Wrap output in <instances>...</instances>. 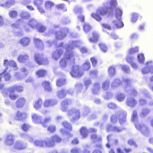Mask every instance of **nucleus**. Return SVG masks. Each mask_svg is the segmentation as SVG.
<instances>
[{
    "label": "nucleus",
    "mask_w": 153,
    "mask_h": 153,
    "mask_svg": "<svg viewBox=\"0 0 153 153\" xmlns=\"http://www.w3.org/2000/svg\"><path fill=\"white\" fill-rule=\"evenodd\" d=\"M76 43V42H73L74 45ZM74 45L71 47L68 45L65 48L66 51L64 53L63 57L59 61V64L60 67L64 68L66 67L67 63L69 62L70 65L74 64L75 62V58L74 52L71 50L74 48Z\"/></svg>",
    "instance_id": "1"
},
{
    "label": "nucleus",
    "mask_w": 153,
    "mask_h": 153,
    "mask_svg": "<svg viewBox=\"0 0 153 153\" xmlns=\"http://www.w3.org/2000/svg\"><path fill=\"white\" fill-rule=\"evenodd\" d=\"M131 120L134 122V126L136 128L140 131L141 133L146 136L148 135L150 132L149 128L146 126L141 124L138 122L137 112L136 111H134Z\"/></svg>",
    "instance_id": "2"
},
{
    "label": "nucleus",
    "mask_w": 153,
    "mask_h": 153,
    "mask_svg": "<svg viewBox=\"0 0 153 153\" xmlns=\"http://www.w3.org/2000/svg\"><path fill=\"white\" fill-rule=\"evenodd\" d=\"M127 114L126 111L119 108V110L117 111L116 114L112 115L111 118V121L113 123H116L118 118L120 123L123 124L126 122Z\"/></svg>",
    "instance_id": "3"
},
{
    "label": "nucleus",
    "mask_w": 153,
    "mask_h": 153,
    "mask_svg": "<svg viewBox=\"0 0 153 153\" xmlns=\"http://www.w3.org/2000/svg\"><path fill=\"white\" fill-rule=\"evenodd\" d=\"M34 59L36 63L39 65H45L48 63V59L45 57L43 54L36 53L34 55Z\"/></svg>",
    "instance_id": "4"
},
{
    "label": "nucleus",
    "mask_w": 153,
    "mask_h": 153,
    "mask_svg": "<svg viewBox=\"0 0 153 153\" xmlns=\"http://www.w3.org/2000/svg\"><path fill=\"white\" fill-rule=\"evenodd\" d=\"M108 12V10L104 8L101 7L98 8L96 11V13H93L91 15V16L96 20L100 22L102 20V18L99 15L101 16H104L106 15Z\"/></svg>",
    "instance_id": "5"
},
{
    "label": "nucleus",
    "mask_w": 153,
    "mask_h": 153,
    "mask_svg": "<svg viewBox=\"0 0 153 153\" xmlns=\"http://www.w3.org/2000/svg\"><path fill=\"white\" fill-rule=\"evenodd\" d=\"M68 116L71 121L78 120L80 117V112L78 109L73 108L69 110L68 112Z\"/></svg>",
    "instance_id": "6"
},
{
    "label": "nucleus",
    "mask_w": 153,
    "mask_h": 153,
    "mask_svg": "<svg viewBox=\"0 0 153 153\" xmlns=\"http://www.w3.org/2000/svg\"><path fill=\"white\" fill-rule=\"evenodd\" d=\"M70 74L72 77L76 78L81 76L84 73L81 71L79 65H74L71 68Z\"/></svg>",
    "instance_id": "7"
},
{
    "label": "nucleus",
    "mask_w": 153,
    "mask_h": 153,
    "mask_svg": "<svg viewBox=\"0 0 153 153\" xmlns=\"http://www.w3.org/2000/svg\"><path fill=\"white\" fill-rule=\"evenodd\" d=\"M27 146L25 143H23L20 141L17 140L13 145L12 149L13 151L16 150H22L24 149Z\"/></svg>",
    "instance_id": "8"
},
{
    "label": "nucleus",
    "mask_w": 153,
    "mask_h": 153,
    "mask_svg": "<svg viewBox=\"0 0 153 153\" xmlns=\"http://www.w3.org/2000/svg\"><path fill=\"white\" fill-rule=\"evenodd\" d=\"M15 136L13 134H9L6 135L5 144L7 146H11L14 143Z\"/></svg>",
    "instance_id": "9"
},
{
    "label": "nucleus",
    "mask_w": 153,
    "mask_h": 153,
    "mask_svg": "<svg viewBox=\"0 0 153 153\" xmlns=\"http://www.w3.org/2000/svg\"><path fill=\"white\" fill-rule=\"evenodd\" d=\"M72 103L71 100L66 99L62 101L61 103V109L63 112H66L67 111L68 106Z\"/></svg>",
    "instance_id": "10"
},
{
    "label": "nucleus",
    "mask_w": 153,
    "mask_h": 153,
    "mask_svg": "<svg viewBox=\"0 0 153 153\" xmlns=\"http://www.w3.org/2000/svg\"><path fill=\"white\" fill-rule=\"evenodd\" d=\"M63 52L64 51L62 49L56 50L52 53V58L55 60H57L61 57Z\"/></svg>",
    "instance_id": "11"
},
{
    "label": "nucleus",
    "mask_w": 153,
    "mask_h": 153,
    "mask_svg": "<svg viewBox=\"0 0 153 153\" xmlns=\"http://www.w3.org/2000/svg\"><path fill=\"white\" fill-rule=\"evenodd\" d=\"M126 103L127 105L131 108L134 107L137 104V100L132 97L128 96L127 99Z\"/></svg>",
    "instance_id": "12"
},
{
    "label": "nucleus",
    "mask_w": 153,
    "mask_h": 153,
    "mask_svg": "<svg viewBox=\"0 0 153 153\" xmlns=\"http://www.w3.org/2000/svg\"><path fill=\"white\" fill-rule=\"evenodd\" d=\"M33 42L35 47L38 49L41 50L44 48V45L42 40L39 39L35 38L33 39Z\"/></svg>",
    "instance_id": "13"
},
{
    "label": "nucleus",
    "mask_w": 153,
    "mask_h": 153,
    "mask_svg": "<svg viewBox=\"0 0 153 153\" xmlns=\"http://www.w3.org/2000/svg\"><path fill=\"white\" fill-rule=\"evenodd\" d=\"M27 116V114L25 112L18 111L15 115V118L16 120L22 121L25 119Z\"/></svg>",
    "instance_id": "14"
},
{
    "label": "nucleus",
    "mask_w": 153,
    "mask_h": 153,
    "mask_svg": "<svg viewBox=\"0 0 153 153\" xmlns=\"http://www.w3.org/2000/svg\"><path fill=\"white\" fill-rule=\"evenodd\" d=\"M74 12L76 14H79L77 17L78 20L82 22H84L85 20V16L82 14V11L81 9L76 8L74 10Z\"/></svg>",
    "instance_id": "15"
},
{
    "label": "nucleus",
    "mask_w": 153,
    "mask_h": 153,
    "mask_svg": "<svg viewBox=\"0 0 153 153\" xmlns=\"http://www.w3.org/2000/svg\"><path fill=\"white\" fill-rule=\"evenodd\" d=\"M99 35L96 31H93L92 33V37H90L88 40L91 43H96L99 40Z\"/></svg>",
    "instance_id": "16"
},
{
    "label": "nucleus",
    "mask_w": 153,
    "mask_h": 153,
    "mask_svg": "<svg viewBox=\"0 0 153 153\" xmlns=\"http://www.w3.org/2000/svg\"><path fill=\"white\" fill-rule=\"evenodd\" d=\"M123 129V128L119 127L112 126L110 124L106 126V130L107 131H112L114 132H120L122 131Z\"/></svg>",
    "instance_id": "17"
},
{
    "label": "nucleus",
    "mask_w": 153,
    "mask_h": 153,
    "mask_svg": "<svg viewBox=\"0 0 153 153\" xmlns=\"http://www.w3.org/2000/svg\"><path fill=\"white\" fill-rule=\"evenodd\" d=\"M19 42L23 47H26L29 45L30 39L28 37H24L20 40Z\"/></svg>",
    "instance_id": "18"
},
{
    "label": "nucleus",
    "mask_w": 153,
    "mask_h": 153,
    "mask_svg": "<svg viewBox=\"0 0 153 153\" xmlns=\"http://www.w3.org/2000/svg\"><path fill=\"white\" fill-rule=\"evenodd\" d=\"M32 120L35 123H40L41 124L42 120V117L34 113L32 115Z\"/></svg>",
    "instance_id": "19"
},
{
    "label": "nucleus",
    "mask_w": 153,
    "mask_h": 153,
    "mask_svg": "<svg viewBox=\"0 0 153 153\" xmlns=\"http://www.w3.org/2000/svg\"><path fill=\"white\" fill-rule=\"evenodd\" d=\"M47 74V71L45 70L40 69L37 71L36 74L39 78L43 77L46 76Z\"/></svg>",
    "instance_id": "20"
},
{
    "label": "nucleus",
    "mask_w": 153,
    "mask_h": 153,
    "mask_svg": "<svg viewBox=\"0 0 153 153\" xmlns=\"http://www.w3.org/2000/svg\"><path fill=\"white\" fill-rule=\"evenodd\" d=\"M44 142L45 147H52L55 145L52 139H51V137L50 138L44 140Z\"/></svg>",
    "instance_id": "21"
},
{
    "label": "nucleus",
    "mask_w": 153,
    "mask_h": 153,
    "mask_svg": "<svg viewBox=\"0 0 153 153\" xmlns=\"http://www.w3.org/2000/svg\"><path fill=\"white\" fill-rule=\"evenodd\" d=\"M29 59V56L26 54L19 55L18 57L17 60L20 63H23L25 62L26 60Z\"/></svg>",
    "instance_id": "22"
},
{
    "label": "nucleus",
    "mask_w": 153,
    "mask_h": 153,
    "mask_svg": "<svg viewBox=\"0 0 153 153\" xmlns=\"http://www.w3.org/2000/svg\"><path fill=\"white\" fill-rule=\"evenodd\" d=\"M42 85L45 90L47 91L48 92H50L52 91V89L51 86V83L49 81H43L42 83Z\"/></svg>",
    "instance_id": "23"
},
{
    "label": "nucleus",
    "mask_w": 153,
    "mask_h": 153,
    "mask_svg": "<svg viewBox=\"0 0 153 153\" xmlns=\"http://www.w3.org/2000/svg\"><path fill=\"white\" fill-rule=\"evenodd\" d=\"M115 16L116 19H121L123 14V11L121 10L118 7L116 8L114 10Z\"/></svg>",
    "instance_id": "24"
},
{
    "label": "nucleus",
    "mask_w": 153,
    "mask_h": 153,
    "mask_svg": "<svg viewBox=\"0 0 153 153\" xmlns=\"http://www.w3.org/2000/svg\"><path fill=\"white\" fill-rule=\"evenodd\" d=\"M38 23L36 20L32 19L29 20L28 22V25L30 27L33 28L37 27Z\"/></svg>",
    "instance_id": "25"
},
{
    "label": "nucleus",
    "mask_w": 153,
    "mask_h": 153,
    "mask_svg": "<svg viewBox=\"0 0 153 153\" xmlns=\"http://www.w3.org/2000/svg\"><path fill=\"white\" fill-rule=\"evenodd\" d=\"M44 140H35L33 142V145L39 147H45Z\"/></svg>",
    "instance_id": "26"
},
{
    "label": "nucleus",
    "mask_w": 153,
    "mask_h": 153,
    "mask_svg": "<svg viewBox=\"0 0 153 153\" xmlns=\"http://www.w3.org/2000/svg\"><path fill=\"white\" fill-rule=\"evenodd\" d=\"M66 83V79L61 78L58 79L56 81V85L58 87H61L65 84Z\"/></svg>",
    "instance_id": "27"
},
{
    "label": "nucleus",
    "mask_w": 153,
    "mask_h": 153,
    "mask_svg": "<svg viewBox=\"0 0 153 153\" xmlns=\"http://www.w3.org/2000/svg\"><path fill=\"white\" fill-rule=\"evenodd\" d=\"M42 104V100L40 99H39L36 100L33 104L34 108L36 110H38L41 108Z\"/></svg>",
    "instance_id": "28"
},
{
    "label": "nucleus",
    "mask_w": 153,
    "mask_h": 153,
    "mask_svg": "<svg viewBox=\"0 0 153 153\" xmlns=\"http://www.w3.org/2000/svg\"><path fill=\"white\" fill-rule=\"evenodd\" d=\"M25 99L22 97L19 99L16 103V105L17 107L20 108L22 107L25 103Z\"/></svg>",
    "instance_id": "29"
},
{
    "label": "nucleus",
    "mask_w": 153,
    "mask_h": 153,
    "mask_svg": "<svg viewBox=\"0 0 153 153\" xmlns=\"http://www.w3.org/2000/svg\"><path fill=\"white\" fill-rule=\"evenodd\" d=\"M91 138L93 142H96L102 140V139L100 136H97L95 133L92 134L90 135Z\"/></svg>",
    "instance_id": "30"
},
{
    "label": "nucleus",
    "mask_w": 153,
    "mask_h": 153,
    "mask_svg": "<svg viewBox=\"0 0 153 153\" xmlns=\"http://www.w3.org/2000/svg\"><path fill=\"white\" fill-rule=\"evenodd\" d=\"M113 23L114 24L116 27L117 28H120L123 27V26L124 24L121 19H116L115 20H114Z\"/></svg>",
    "instance_id": "31"
},
{
    "label": "nucleus",
    "mask_w": 153,
    "mask_h": 153,
    "mask_svg": "<svg viewBox=\"0 0 153 153\" xmlns=\"http://www.w3.org/2000/svg\"><path fill=\"white\" fill-rule=\"evenodd\" d=\"M91 67V65L90 62L86 61L82 65V68L83 71L88 70Z\"/></svg>",
    "instance_id": "32"
},
{
    "label": "nucleus",
    "mask_w": 153,
    "mask_h": 153,
    "mask_svg": "<svg viewBox=\"0 0 153 153\" xmlns=\"http://www.w3.org/2000/svg\"><path fill=\"white\" fill-rule=\"evenodd\" d=\"M80 133L83 138H85L88 134V131L84 127H82L80 129Z\"/></svg>",
    "instance_id": "33"
},
{
    "label": "nucleus",
    "mask_w": 153,
    "mask_h": 153,
    "mask_svg": "<svg viewBox=\"0 0 153 153\" xmlns=\"http://www.w3.org/2000/svg\"><path fill=\"white\" fill-rule=\"evenodd\" d=\"M51 118L50 117H46L45 119L42 120L41 124L44 127H46L48 126V123L51 120Z\"/></svg>",
    "instance_id": "34"
},
{
    "label": "nucleus",
    "mask_w": 153,
    "mask_h": 153,
    "mask_svg": "<svg viewBox=\"0 0 153 153\" xmlns=\"http://www.w3.org/2000/svg\"><path fill=\"white\" fill-rule=\"evenodd\" d=\"M110 9L111 11H113L114 9H115L118 5L117 2L116 0H111L110 2Z\"/></svg>",
    "instance_id": "35"
},
{
    "label": "nucleus",
    "mask_w": 153,
    "mask_h": 153,
    "mask_svg": "<svg viewBox=\"0 0 153 153\" xmlns=\"http://www.w3.org/2000/svg\"><path fill=\"white\" fill-rule=\"evenodd\" d=\"M54 5V4L53 2L50 1H47L45 3V7L47 9H51Z\"/></svg>",
    "instance_id": "36"
},
{
    "label": "nucleus",
    "mask_w": 153,
    "mask_h": 153,
    "mask_svg": "<svg viewBox=\"0 0 153 153\" xmlns=\"http://www.w3.org/2000/svg\"><path fill=\"white\" fill-rule=\"evenodd\" d=\"M9 15L11 19H15L18 16L17 12L15 10H11L9 12Z\"/></svg>",
    "instance_id": "37"
},
{
    "label": "nucleus",
    "mask_w": 153,
    "mask_h": 153,
    "mask_svg": "<svg viewBox=\"0 0 153 153\" xmlns=\"http://www.w3.org/2000/svg\"><path fill=\"white\" fill-rule=\"evenodd\" d=\"M108 71L109 75L113 76L115 74L116 69L114 66H111L108 68Z\"/></svg>",
    "instance_id": "38"
},
{
    "label": "nucleus",
    "mask_w": 153,
    "mask_h": 153,
    "mask_svg": "<svg viewBox=\"0 0 153 153\" xmlns=\"http://www.w3.org/2000/svg\"><path fill=\"white\" fill-rule=\"evenodd\" d=\"M98 46L101 51L104 52H106L108 50V48L106 45L103 43H100Z\"/></svg>",
    "instance_id": "39"
},
{
    "label": "nucleus",
    "mask_w": 153,
    "mask_h": 153,
    "mask_svg": "<svg viewBox=\"0 0 153 153\" xmlns=\"http://www.w3.org/2000/svg\"><path fill=\"white\" fill-rule=\"evenodd\" d=\"M139 51V48L137 46L134 48H130L128 51V54L131 55L135 53L138 52Z\"/></svg>",
    "instance_id": "40"
},
{
    "label": "nucleus",
    "mask_w": 153,
    "mask_h": 153,
    "mask_svg": "<svg viewBox=\"0 0 153 153\" xmlns=\"http://www.w3.org/2000/svg\"><path fill=\"white\" fill-rule=\"evenodd\" d=\"M20 136L21 137L28 139L30 143L33 142V139L32 137L30 135H26L24 134H20Z\"/></svg>",
    "instance_id": "41"
},
{
    "label": "nucleus",
    "mask_w": 153,
    "mask_h": 153,
    "mask_svg": "<svg viewBox=\"0 0 153 153\" xmlns=\"http://www.w3.org/2000/svg\"><path fill=\"white\" fill-rule=\"evenodd\" d=\"M36 28L37 30L40 33L44 32L46 30V27L45 26L40 25L39 23H38L37 27Z\"/></svg>",
    "instance_id": "42"
},
{
    "label": "nucleus",
    "mask_w": 153,
    "mask_h": 153,
    "mask_svg": "<svg viewBox=\"0 0 153 153\" xmlns=\"http://www.w3.org/2000/svg\"><path fill=\"white\" fill-rule=\"evenodd\" d=\"M91 27L88 24L85 23L83 27V30L86 33H88L91 30Z\"/></svg>",
    "instance_id": "43"
},
{
    "label": "nucleus",
    "mask_w": 153,
    "mask_h": 153,
    "mask_svg": "<svg viewBox=\"0 0 153 153\" xmlns=\"http://www.w3.org/2000/svg\"><path fill=\"white\" fill-rule=\"evenodd\" d=\"M16 89L15 85L11 86L7 89V93H9L10 96H15L13 94L16 91Z\"/></svg>",
    "instance_id": "44"
},
{
    "label": "nucleus",
    "mask_w": 153,
    "mask_h": 153,
    "mask_svg": "<svg viewBox=\"0 0 153 153\" xmlns=\"http://www.w3.org/2000/svg\"><path fill=\"white\" fill-rule=\"evenodd\" d=\"M51 139H52V140H53L54 143L55 142L59 143L62 140V139L57 135L51 136Z\"/></svg>",
    "instance_id": "45"
},
{
    "label": "nucleus",
    "mask_w": 153,
    "mask_h": 153,
    "mask_svg": "<svg viewBox=\"0 0 153 153\" xmlns=\"http://www.w3.org/2000/svg\"><path fill=\"white\" fill-rule=\"evenodd\" d=\"M20 17L22 19H29L30 16V14L26 12H22L21 13Z\"/></svg>",
    "instance_id": "46"
},
{
    "label": "nucleus",
    "mask_w": 153,
    "mask_h": 153,
    "mask_svg": "<svg viewBox=\"0 0 153 153\" xmlns=\"http://www.w3.org/2000/svg\"><path fill=\"white\" fill-rule=\"evenodd\" d=\"M139 16V14L136 13H134L132 14L131 18V22L133 23H134L137 20Z\"/></svg>",
    "instance_id": "47"
},
{
    "label": "nucleus",
    "mask_w": 153,
    "mask_h": 153,
    "mask_svg": "<svg viewBox=\"0 0 153 153\" xmlns=\"http://www.w3.org/2000/svg\"><path fill=\"white\" fill-rule=\"evenodd\" d=\"M150 111V110L148 108H143L142 111L140 116L141 117H144L147 115Z\"/></svg>",
    "instance_id": "48"
},
{
    "label": "nucleus",
    "mask_w": 153,
    "mask_h": 153,
    "mask_svg": "<svg viewBox=\"0 0 153 153\" xmlns=\"http://www.w3.org/2000/svg\"><path fill=\"white\" fill-rule=\"evenodd\" d=\"M44 2V0H34L33 4L37 7L42 5Z\"/></svg>",
    "instance_id": "49"
},
{
    "label": "nucleus",
    "mask_w": 153,
    "mask_h": 153,
    "mask_svg": "<svg viewBox=\"0 0 153 153\" xmlns=\"http://www.w3.org/2000/svg\"><path fill=\"white\" fill-rule=\"evenodd\" d=\"M138 62L140 63H143L145 60V57L143 54L140 53L137 55Z\"/></svg>",
    "instance_id": "50"
},
{
    "label": "nucleus",
    "mask_w": 153,
    "mask_h": 153,
    "mask_svg": "<svg viewBox=\"0 0 153 153\" xmlns=\"http://www.w3.org/2000/svg\"><path fill=\"white\" fill-rule=\"evenodd\" d=\"M90 59L92 63V66L93 67H95L98 62L97 58L95 57H92L90 58Z\"/></svg>",
    "instance_id": "51"
},
{
    "label": "nucleus",
    "mask_w": 153,
    "mask_h": 153,
    "mask_svg": "<svg viewBox=\"0 0 153 153\" xmlns=\"http://www.w3.org/2000/svg\"><path fill=\"white\" fill-rule=\"evenodd\" d=\"M62 124L64 127L67 129L69 130H71L72 127L71 125L67 122L65 121L62 123Z\"/></svg>",
    "instance_id": "52"
},
{
    "label": "nucleus",
    "mask_w": 153,
    "mask_h": 153,
    "mask_svg": "<svg viewBox=\"0 0 153 153\" xmlns=\"http://www.w3.org/2000/svg\"><path fill=\"white\" fill-rule=\"evenodd\" d=\"M55 37L57 39H62L64 37L62 36V33L60 31H56L55 33Z\"/></svg>",
    "instance_id": "53"
},
{
    "label": "nucleus",
    "mask_w": 153,
    "mask_h": 153,
    "mask_svg": "<svg viewBox=\"0 0 153 153\" xmlns=\"http://www.w3.org/2000/svg\"><path fill=\"white\" fill-rule=\"evenodd\" d=\"M108 107L109 108L111 109H115L116 108L118 109L120 108L119 107L117 106V105L114 103H110L108 104Z\"/></svg>",
    "instance_id": "54"
},
{
    "label": "nucleus",
    "mask_w": 153,
    "mask_h": 153,
    "mask_svg": "<svg viewBox=\"0 0 153 153\" xmlns=\"http://www.w3.org/2000/svg\"><path fill=\"white\" fill-rule=\"evenodd\" d=\"M21 127L24 131H27L30 128V126L28 124L24 123L21 126Z\"/></svg>",
    "instance_id": "55"
},
{
    "label": "nucleus",
    "mask_w": 153,
    "mask_h": 153,
    "mask_svg": "<svg viewBox=\"0 0 153 153\" xmlns=\"http://www.w3.org/2000/svg\"><path fill=\"white\" fill-rule=\"evenodd\" d=\"M101 25L103 28L107 29L108 30H111L112 29L111 27L109 24L103 23Z\"/></svg>",
    "instance_id": "56"
},
{
    "label": "nucleus",
    "mask_w": 153,
    "mask_h": 153,
    "mask_svg": "<svg viewBox=\"0 0 153 153\" xmlns=\"http://www.w3.org/2000/svg\"><path fill=\"white\" fill-rule=\"evenodd\" d=\"M130 55H128L127 56L126 58V61L129 63H131L134 61V57L130 56Z\"/></svg>",
    "instance_id": "57"
},
{
    "label": "nucleus",
    "mask_w": 153,
    "mask_h": 153,
    "mask_svg": "<svg viewBox=\"0 0 153 153\" xmlns=\"http://www.w3.org/2000/svg\"><path fill=\"white\" fill-rule=\"evenodd\" d=\"M43 104V106L45 108L51 106L50 100H45Z\"/></svg>",
    "instance_id": "58"
},
{
    "label": "nucleus",
    "mask_w": 153,
    "mask_h": 153,
    "mask_svg": "<svg viewBox=\"0 0 153 153\" xmlns=\"http://www.w3.org/2000/svg\"><path fill=\"white\" fill-rule=\"evenodd\" d=\"M141 71L143 74H145L149 72L150 71V67H146L142 69Z\"/></svg>",
    "instance_id": "59"
},
{
    "label": "nucleus",
    "mask_w": 153,
    "mask_h": 153,
    "mask_svg": "<svg viewBox=\"0 0 153 153\" xmlns=\"http://www.w3.org/2000/svg\"><path fill=\"white\" fill-rule=\"evenodd\" d=\"M68 93V91H66L65 89H62L59 91V95L64 96L66 95Z\"/></svg>",
    "instance_id": "60"
},
{
    "label": "nucleus",
    "mask_w": 153,
    "mask_h": 153,
    "mask_svg": "<svg viewBox=\"0 0 153 153\" xmlns=\"http://www.w3.org/2000/svg\"><path fill=\"white\" fill-rule=\"evenodd\" d=\"M9 66L13 67H15L18 69V68L17 67V65L15 62L13 61H10Z\"/></svg>",
    "instance_id": "61"
},
{
    "label": "nucleus",
    "mask_w": 153,
    "mask_h": 153,
    "mask_svg": "<svg viewBox=\"0 0 153 153\" xmlns=\"http://www.w3.org/2000/svg\"><path fill=\"white\" fill-rule=\"evenodd\" d=\"M90 112V110L88 107H85L84 108V110L83 114L84 116H86Z\"/></svg>",
    "instance_id": "62"
},
{
    "label": "nucleus",
    "mask_w": 153,
    "mask_h": 153,
    "mask_svg": "<svg viewBox=\"0 0 153 153\" xmlns=\"http://www.w3.org/2000/svg\"><path fill=\"white\" fill-rule=\"evenodd\" d=\"M109 83L108 81H105L104 82L102 85V88L104 89H107L109 86Z\"/></svg>",
    "instance_id": "63"
},
{
    "label": "nucleus",
    "mask_w": 153,
    "mask_h": 153,
    "mask_svg": "<svg viewBox=\"0 0 153 153\" xmlns=\"http://www.w3.org/2000/svg\"><path fill=\"white\" fill-rule=\"evenodd\" d=\"M71 153H80L81 151L79 149L75 147L71 150Z\"/></svg>",
    "instance_id": "64"
}]
</instances>
